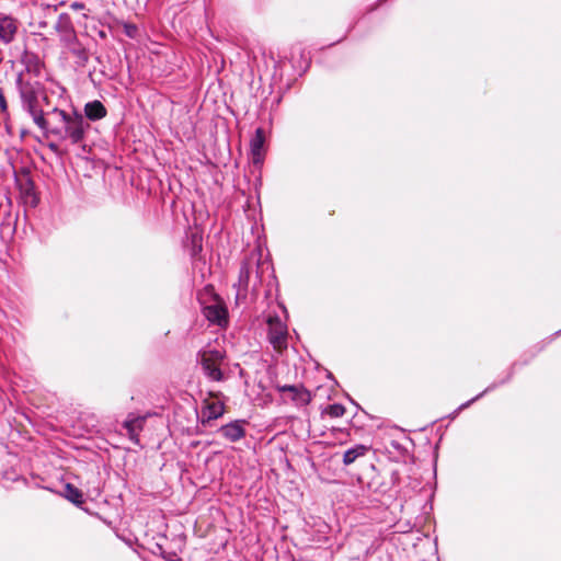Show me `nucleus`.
<instances>
[{"label":"nucleus","mask_w":561,"mask_h":561,"mask_svg":"<svg viewBox=\"0 0 561 561\" xmlns=\"http://www.w3.org/2000/svg\"><path fill=\"white\" fill-rule=\"evenodd\" d=\"M484 392H485V391H483L482 393L478 394V396H477L476 398H473L472 400H470V401H468V402L463 403V404L460 407V409H463V408L469 407V405L471 404V402H473L474 400H477V399H479L480 397H482Z\"/></svg>","instance_id":"4be33fe9"},{"label":"nucleus","mask_w":561,"mask_h":561,"mask_svg":"<svg viewBox=\"0 0 561 561\" xmlns=\"http://www.w3.org/2000/svg\"><path fill=\"white\" fill-rule=\"evenodd\" d=\"M19 22L12 15L0 12V42L10 44L14 41L18 33Z\"/></svg>","instance_id":"0eeeda50"},{"label":"nucleus","mask_w":561,"mask_h":561,"mask_svg":"<svg viewBox=\"0 0 561 561\" xmlns=\"http://www.w3.org/2000/svg\"><path fill=\"white\" fill-rule=\"evenodd\" d=\"M225 413V404L220 400L206 399L202 407V423L206 424L211 420L220 417Z\"/></svg>","instance_id":"1a4fd4ad"},{"label":"nucleus","mask_w":561,"mask_h":561,"mask_svg":"<svg viewBox=\"0 0 561 561\" xmlns=\"http://www.w3.org/2000/svg\"><path fill=\"white\" fill-rule=\"evenodd\" d=\"M26 69L28 72L33 71L35 75H39L41 62L36 56L30 57Z\"/></svg>","instance_id":"a211bd4d"},{"label":"nucleus","mask_w":561,"mask_h":561,"mask_svg":"<svg viewBox=\"0 0 561 561\" xmlns=\"http://www.w3.org/2000/svg\"><path fill=\"white\" fill-rule=\"evenodd\" d=\"M70 7L76 11L84 9V4L82 2H72Z\"/></svg>","instance_id":"412c9836"},{"label":"nucleus","mask_w":561,"mask_h":561,"mask_svg":"<svg viewBox=\"0 0 561 561\" xmlns=\"http://www.w3.org/2000/svg\"><path fill=\"white\" fill-rule=\"evenodd\" d=\"M16 87L20 92L23 108L32 116L35 125L42 129H47V119L38 102V83L24 80L23 73L16 78Z\"/></svg>","instance_id":"f03ea898"},{"label":"nucleus","mask_w":561,"mask_h":561,"mask_svg":"<svg viewBox=\"0 0 561 561\" xmlns=\"http://www.w3.org/2000/svg\"><path fill=\"white\" fill-rule=\"evenodd\" d=\"M7 111H8L7 100L4 98L3 90L0 88V112L7 113Z\"/></svg>","instance_id":"aec40b11"},{"label":"nucleus","mask_w":561,"mask_h":561,"mask_svg":"<svg viewBox=\"0 0 561 561\" xmlns=\"http://www.w3.org/2000/svg\"><path fill=\"white\" fill-rule=\"evenodd\" d=\"M83 112H84L83 117H85L88 121H91V122L100 121L107 115L106 107L99 100H94V101L85 103Z\"/></svg>","instance_id":"9b49d317"},{"label":"nucleus","mask_w":561,"mask_h":561,"mask_svg":"<svg viewBox=\"0 0 561 561\" xmlns=\"http://www.w3.org/2000/svg\"><path fill=\"white\" fill-rule=\"evenodd\" d=\"M324 413L331 417H341L345 413V408L340 403L330 404L325 408Z\"/></svg>","instance_id":"dca6fc26"},{"label":"nucleus","mask_w":561,"mask_h":561,"mask_svg":"<svg viewBox=\"0 0 561 561\" xmlns=\"http://www.w3.org/2000/svg\"><path fill=\"white\" fill-rule=\"evenodd\" d=\"M124 32L128 37L135 38L137 36L138 28L135 24L126 23L124 25Z\"/></svg>","instance_id":"6ab92c4d"},{"label":"nucleus","mask_w":561,"mask_h":561,"mask_svg":"<svg viewBox=\"0 0 561 561\" xmlns=\"http://www.w3.org/2000/svg\"><path fill=\"white\" fill-rule=\"evenodd\" d=\"M249 282V267L245 263H243L240 267L239 273V286L247 288Z\"/></svg>","instance_id":"f3484780"},{"label":"nucleus","mask_w":561,"mask_h":561,"mask_svg":"<svg viewBox=\"0 0 561 561\" xmlns=\"http://www.w3.org/2000/svg\"><path fill=\"white\" fill-rule=\"evenodd\" d=\"M14 182L20 192L22 202L30 207H36L39 197L32 178H14Z\"/></svg>","instance_id":"423d86ee"},{"label":"nucleus","mask_w":561,"mask_h":561,"mask_svg":"<svg viewBox=\"0 0 561 561\" xmlns=\"http://www.w3.org/2000/svg\"><path fill=\"white\" fill-rule=\"evenodd\" d=\"M267 325V337L273 348L279 353L286 350L288 341L287 325L278 317H270Z\"/></svg>","instance_id":"7ed1b4c3"},{"label":"nucleus","mask_w":561,"mask_h":561,"mask_svg":"<svg viewBox=\"0 0 561 561\" xmlns=\"http://www.w3.org/2000/svg\"><path fill=\"white\" fill-rule=\"evenodd\" d=\"M282 393H288L289 399L298 407L307 405L311 401L310 392L300 386H277Z\"/></svg>","instance_id":"6e6552de"},{"label":"nucleus","mask_w":561,"mask_h":561,"mask_svg":"<svg viewBox=\"0 0 561 561\" xmlns=\"http://www.w3.org/2000/svg\"><path fill=\"white\" fill-rule=\"evenodd\" d=\"M50 115L55 118V124L51 127L47 125L45 131L65 145L81 146L84 144L91 125L81 113L76 110L67 112L55 107Z\"/></svg>","instance_id":"f257e3e1"},{"label":"nucleus","mask_w":561,"mask_h":561,"mask_svg":"<svg viewBox=\"0 0 561 561\" xmlns=\"http://www.w3.org/2000/svg\"><path fill=\"white\" fill-rule=\"evenodd\" d=\"M245 421L237 420L219 428L220 434L229 442H238L245 436Z\"/></svg>","instance_id":"9d476101"},{"label":"nucleus","mask_w":561,"mask_h":561,"mask_svg":"<svg viewBox=\"0 0 561 561\" xmlns=\"http://www.w3.org/2000/svg\"><path fill=\"white\" fill-rule=\"evenodd\" d=\"M224 360V353L218 350H205L201 354V364L204 373L215 381L222 379L220 364Z\"/></svg>","instance_id":"20e7f679"},{"label":"nucleus","mask_w":561,"mask_h":561,"mask_svg":"<svg viewBox=\"0 0 561 561\" xmlns=\"http://www.w3.org/2000/svg\"><path fill=\"white\" fill-rule=\"evenodd\" d=\"M265 135L263 128H257L250 140L251 173L261 171L264 159Z\"/></svg>","instance_id":"39448f33"},{"label":"nucleus","mask_w":561,"mask_h":561,"mask_svg":"<svg viewBox=\"0 0 561 561\" xmlns=\"http://www.w3.org/2000/svg\"><path fill=\"white\" fill-rule=\"evenodd\" d=\"M203 313L210 322L221 324V322L226 320L227 311L221 304L215 301L214 304L205 306Z\"/></svg>","instance_id":"f8f14e48"},{"label":"nucleus","mask_w":561,"mask_h":561,"mask_svg":"<svg viewBox=\"0 0 561 561\" xmlns=\"http://www.w3.org/2000/svg\"><path fill=\"white\" fill-rule=\"evenodd\" d=\"M367 451H368V448L365 445H357L353 448H350L343 455V463L345 466H350L358 457L364 456Z\"/></svg>","instance_id":"4468645a"},{"label":"nucleus","mask_w":561,"mask_h":561,"mask_svg":"<svg viewBox=\"0 0 561 561\" xmlns=\"http://www.w3.org/2000/svg\"><path fill=\"white\" fill-rule=\"evenodd\" d=\"M145 421V416H137L128 417L124 422V427L126 428L127 434L133 442L138 443V433L142 430Z\"/></svg>","instance_id":"ddd939ff"},{"label":"nucleus","mask_w":561,"mask_h":561,"mask_svg":"<svg viewBox=\"0 0 561 561\" xmlns=\"http://www.w3.org/2000/svg\"><path fill=\"white\" fill-rule=\"evenodd\" d=\"M65 496L73 504L80 505L83 503L82 492L71 484H67L65 488Z\"/></svg>","instance_id":"2eb2a0df"}]
</instances>
